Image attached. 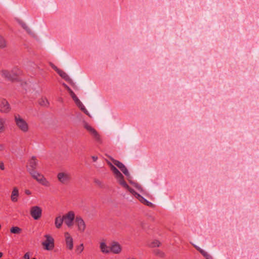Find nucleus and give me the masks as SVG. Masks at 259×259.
Masks as SVG:
<instances>
[{"mask_svg": "<svg viewBox=\"0 0 259 259\" xmlns=\"http://www.w3.org/2000/svg\"><path fill=\"white\" fill-rule=\"evenodd\" d=\"M14 119L15 123L19 130L24 133H26L28 131L29 126L28 123L19 114H15Z\"/></svg>", "mask_w": 259, "mask_h": 259, "instance_id": "nucleus-1", "label": "nucleus"}, {"mask_svg": "<svg viewBox=\"0 0 259 259\" xmlns=\"http://www.w3.org/2000/svg\"><path fill=\"white\" fill-rule=\"evenodd\" d=\"M58 181L62 184L67 185L69 184L72 180L71 175L66 171H62L58 172L57 175Z\"/></svg>", "mask_w": 259, "mask_h": 259, "instance_id": "nucleus-2", "label": "nucleus"}, {"mask_svg": "<svg viewBox=\"0 0 259 259\" xmlns=\"http://www.w3.org/2000/svg\"><path fill=\"white\" fill-rule=\"evenodd\" d=\"M32 177L37 182L45 187H50V183L45 178V177L36 170L30 174Z\"/></svg>", "mask_w": 259, "mask_h": 259, "instance_id": "nucleus-3", "label": "nucleus"}, {"mask_svg": "<svg viewBox=\"0 0 259 259\" xmlns=\"http://www.w3.org/2000/svg\"><path fill=\"white\" fill-rule=\"evenodd\" d=\"M83 127L97 142L99 143L101 142L100 136L94 128L92 127L86 122H84Z\"/></svg>", "mask_w": 259, "mask_h": 259, "instance_id": "nucleus-4", "label": "nucleus"}, {"mask_svg": "<svg viewBox=\"0 0 259 259\" xmlns=\"http://www.w3.org/2000/svg\"><path fill=\"white\" fill-rule=\"evenodd\" d=\"M46 240L42 243L44 249L47 250H52L54 248V238L49 235H46Z\"/></svg>", "mask_w": 259, "mask_h": 259, "instance_id": "nucleus-5", "label": "nucleus"}, {"mask_svg": "<svg viewBox=\"0 0 259 259\" xmlns=\"http://www.w3.org/2000/svg\"><path fill=\"white\" fill-rule=\"evenodd\" d=\"M65 224L68 227H71L73 225V222L75 220V213L73 211H69L68 213L63 216Z\"/></svg>", "mask_w": 259, "mask_h": 259, "instance_id": "nucleus-6", "label": "nucleus"}, {"mask_svg": "<svg viewBox=\"0 0 259 259\" xmlns=\"http://www.w3.org/2000/svg\"><path fill=\"white\" fill-rule=\"evenodd\" d=\"M30 214L35 220H39L42 215V209L38 206H34L31 207Z\"/></svg>", "mask_w": 259, "mask_h": 259, "instance_id": "nucleus-7", "label": "nucleus"}, {"mask_svg": "<svg viewBox=\"0 0 259 259\" xmlns=\"http://www.w3.org/2000/svg\"><path fill=\"white\" fill-rule=\"evenodd\" d=\"M38 165L37 160L36 157L34 156H32L31 159L28 161V165H27V170L29 174L36 171Z\"/></svg>", "mask_w": 259, "mask_h": 259, "instance_id": "nucleus-8", "label": "nucleus"}, {"mask_svg": "<svg viewBox=\"0 0 259 259\" xmlns=\"http://www.w3.org/2000/svg\"><path fill=\"white\" fill-rule=\"evenodd\" d=\"M75 221L77 226L78 231L83 232L85 230L86 225L82 218L80 216H76Z\"/></svg>", "mask_w": 259, "mask_h": 259, "instance_id": "nucleus-9", "label": "nucleus"}, {"mask_svg": "<svg viewBox=\"0 0 259 259\" xmlns=\"http://www.w3.org/2000/svg\"><path fill=\"white\" fill-rule=\"evenodd\" d=\"M121 246L117 242L113 241L110 246V252L118 254L121 251Z\"/></svg>", "mask_w": 259, "mask_h": 259, "instance_id": "nucleus-10", "label": "nucleus"}, {"mask_svg": "<svg viewBox=\"0 0 259 259\" xmlns=\"http://www.w3.org/2000/svg\"><path fill=\"white\" fill-rule=\"evenodd\" d=\"M2 75L8 80L14 81L17 79L18 74L13 72H10L7 70L2 71Z\"/></svg>", "mask_w": 259, "mask_h": 259, "instance_id": "nucleus-11", "label": "nucleus"}, {"mask_svg": "<svg viewBox=\"0 0 259 259\" xmlns=\"http://www.w3.org/2000/svg\"><path fill=\"white\" fill-rule=\"evenodd\" d=\"M64 236L65 238L66 247L70 250H72L73 248V238L68 232H65L64 233Z\"/></svg>", "mask_w": 259, "mask_h": 259, "instance_id": "nucleus-12", "label": "nucleus"}, {"mask_svg": "<svg viewBox=\"0 0 259 259\" xmlns=\"http://www.w3.org/2000/svg\"><path fill=\"white\" fill-rule=\"evenodd\" d=\"M113 163L117 166L126 177H130L128 170L122 163L117 160H113Z\"/></svg>", "mask_w": 259, "mask_h": 259, "instance_id": "nucleus-13", "label": "nucleus"}, {"mask_svg": "<svg viewBox=\"0 0 259 259\" xmlns=\"http://www.w3.org/2000/svg\"><path fill=\"white\" fill-rule=\"evenodd\" d=\"M58 74L64 79L67 81L70 85L74 88L75 87V83L73 80L69 77L68 74L62 70H58Z\"/></svg>", "mask_w": 259, "mask_h": 259, "instance_id": "nucleus-14", "label": "nucleus"}, {"mask_svg": "<svg viewBox=\"0 0 259 259\" xmlns=\"http://www.w3.org/2000/svg\"><path fill=\"white\" fill-rule=\"evenodd\" d=\"M11 110L10 105L6 99L1 100V112L7 113Z\"/></svg>", "mask_w": 259, "mask_h": 259, "instance_id": "nucleus-15", "label": "nucleus"}, {"mask_svg": "<svg viewBox=\"0 0 259 259\" xmlns=\"http://www.w3.org/2000/svg\"><path fill=\"white\" fill-rule=\"evenodd\" d=\"M19 193L18 189L17 187H14L11 195V201L13 202H16L18 201V198L19 197Z\"/></svg>", "mask_w": 259, "mask_h": 259, "instance_id": "nucleus-16", "label": "nucleus"}, {"mask_svg": "<svg viewBox=\"0 0 259 259\" xmlns=\"http://www.w3.org/2000/svg\"><path fill=\"white\" fill-rule=\"evenodd\" d=\"M101 251L104 253L110 252V246H108L105 242H101L100 245Z\"/></svg>", "mask_w": 259, "mask_h": 259, "instance_id": "nucleus-17", "label": "nucleus"}, {"mask_svg": "<svg viewBox=\"0 0 259 259\" xmlns=\"http://www.w3.org/2000/svg\"><path fill=\"white\" fill-rule=\"evenodd\" d=\"M63 217L58 216L56 218L55 221V225L57 228L59 229L61 227L62 224L63 223Z\"/></svg>", "mask_w": 259, "mask_h": 259, "instance_id": "nucleus-18", "label": "nucleus"}, {"mask_svg": "<svg viewBox=\"0 0 259 259\" xmlns=\"http://www.w3.org/2000/svg\"><path fill=\"white\" fill-rule=\"evenodd\" d=\"M117 179L118 182L119 184L121 185L123 188H125L126 187H128V185L126 183V182L124 180V177L121 174L120 176H118L117 178H116Z\"/></svg>", "mask_w": 259, "mask_h": 259, "instance_id": "nucleus-19", "label": "nucleus"}, {"mask_svg": "<svg viewBox=\"0 0 259 259\" xmlns=\"http://www.w3.org/2000/svg\"><path fill=\"white\" fill-rule=\"evenodd\" d=\"M141 203H142L143 204L148 206H149V207H153L154 206V205L150 202L148 201V200H147L146 199H145L143 196L140 198L139 199V200Z\"/></svg>", "mask_w": 259, "mask_h": 259, "instance_id": "nucleus-20", "label": "nucleus"}, {"mask_svg": "<svg viewBox=\"0 0 259 259\" xmlns=\"http://www.w3.org/2000/svg\"><path fill=\"white\" fill-rule=\"evenodd\" d=\"M110 168L111 170L115 175L116 178L121 175V173L113 165L110 163Z\"/></svg>", "mask_w": 259, "mask_h": 259, "instance_id": "nucleus-21", "label": "nucleus"}, {"mask_svg": "<svg viewBox=\"0 0 259 259\" xmlns=\"http://www.w3.org/2000/svg\"><path fill=\"white\" fill-rule=\"evenodd\" d=\"M39 104L42 106H48L49 103L46 98H41L39 100Z\"/></svg>", "mask_w": 259, "mask_h": 259, "instance_id": "nucleus-22", "label": "nucleus"}, {"mask_svg": "<svg viewBox=\"0 0 259 259\" xmlns=\"http://www.w3.org/2000/svg\"><path fill=\"white\" fill-rule=\"evenodd\" d=\"M21 231V229L18 227H13L10 229L11 233L13 234H20Z\"/></svg>", "mask_w": 259, "mask_h": 259, "instance_id": "nucleus-23", "label": "nucleus"}, {"mask_svg": "<svg viewBox=\"0 0 259 259\" xmlns=\"http://www.w3.org/2000/svg\"><path fill=\"white\" fill-rule=\"evenodd\" d=\"M160 244L161 243L158 240H155L149 244V246L151 247H159Z\"/></svg>", "mask_w": 259, "mask_h": 259, "instance_id": "nucleus-24", "label": "nucleus"}, {"mask_svg": "<svg viewBox=\"0 0 259 259\" xmlns=\"http://www.w3.org/2000/svg\"><path fill=\"white\" fill-rule=\"evenodd\" d=\"M94 182L100 188H103L104 186L103 182L98 179H94Z\"/></svg>", "mask_w": 259, "mask_h": 259, "instance_id": "nucleus-25", "label": "nucleus"}, {"mask_svg": "<svg viewBox=\"0 0 259 259\" xmlns=\"http://www.w3.org/2000/svg\"><path fill=\"white\" fill-rule=\"evenodd\" d=\"M154 254L156 255L159 256L161 257H163L164 256V253L162 251H160L159 249H156L154 251Z\"/></svg>", "mask_w": 259, "mask_h": 259, "instance_id": "nucleus-26", "label": "nucleus"}, {"mask_svg": "<svg viewBox=\"0 0 259 259\" xmlns=\"http://www.w3.org/2000/svg\"><path fill=\"white\" fill-rule=\"evenodd\" d=\"M20 24L21 25V26L23 27V28L25 30H26V31L28 33H31V30L28 27V26L26 25V24L25 23L21 22H20Z\"/></svg>", "mask_w": 259, "mask_h": 259, "instance_id": "nucleus-27", "label": "nucleus"}, {"mask_svg": "<svg viewBox=\"0 0 259 259\" xmlns=\"http://www.w3.org/2000/svg\"><path fill=\"white\" fill-rule=\"evenodd\" d=\"M84 249L83 244L82 243L76 247V251L78 253H81Z\"/></svg>", "mask_w": 259, "mask_h": 259, "instance_id": "nucleus-28", "label": "nucleus"}, {"mask_svg": "<svg viewBox=\"0 0 259 259\" xmlns=\"http://www.w3.org/2000/svg\"><path fill=\"white\" fill-rule=\"evenodd\" d=\"M69 94L71 98H72L73 100L74 101V102H76L79 100V99L77 98V97L76 96V95L73 91L70 93Z\"/></svg>", "mask_w": 259, "mask_h": 259, "instance_id": "nucleus-29", "label": "nucleus"}, {"mask_svg": "<svg viewBox=\"0 0 259 259\" xmlns=\"http://www.w3.org/2000/svg\"><path fill=\"white\" fill-rule=\"evenodd\" d=\"M75 103L76 104V106L81 110H82V108H84V106H83V105L82 104V103H81V102L78 100L77 101H76V102H75Z\"/></svg>", "mask_w": 259, "mask_h": 259, "instance_id": "nucleus-30", "label": "nucleus"}, {"mask_svg": "<svg viewBox=\"0 0 259 259\" xmlns=\"http://www.w3.org/2000/svg\"><path fill=\"white\" fill-rule=\"evenodd\" d=\"M75 103L76 104V106L81 110H82V108H84V106H83V105L82 104V103H81V102L78 100L77 101H76V102H75Z\"/></svg>", "mask_w": 259, "mask_h": 259, "instance_id": "nucleus-31", "label": "nucleus"}, {"mask_svg": "<svg viewBox=\"0 0 259 259\" xmlns=\"http://www.w3.org/2000/svg\"><path fill=\"white\" fill-rule=\"evenodd\" d=\"M203 253V254H202V255L205 257L206 259H213L212 256L209 254L207 252H202Z\"/></svg>", "mask_w": 259, "mask_h": 259, "instance_id": "nucleus-32", "label": "nucleus"}, {"mask_svg": "<svg viewBox=\"0 0 259 259\" xmlns=\"http://www.w3.org/2000/svg\"><path fill=\"white\" fill-rule=\"evenodd\" d=\"M125 188L126 189L133 195H134V194L136 193V192L133 188H131L128 185V187H126Z\"/></svg>", "mask_w": 259, "mask_h": 259, "instance_id": "nucleus-33", "label": "nucleus"}, {"mask_svg": "<svg viewBox=\"0 0 259 259\" xmlns=\"http://www.w3.org/2000/svg\"><path fill=\"white\" fill-rule=\"evenodd\" d=\"M62 84L68 92L69 93H71L72 91V90L66 83H63Z\"/></svg>", "mask_w": 259, "mask_h": 259, "instance_id": "nucleus-34", "label": "nucleus"}, {"mask_svg": "<svg viewBox=\"0 0 259 259\" xmlns=\"http://www.w3.org/2000/svg\"><path fill=\"white\" fill-rule=\"evenodd\" d=\"M195 248L202 255L203 254V252H205V251L203 250V249H201L199 247L197 246L196 245L194 246Z\"/></svg>", "mask_w": 259, "mask_h": 259, "instance_id": "nucleus-35", "label": "nucleus"}, {"mask_svg": "<svg viewBox=\"0 0 259 259\" xmlns=\"http://www.w3.org/2000/svg\"><path fill=\"white\" fill-rule=\"evenodd\" d=\"M7 46L6 42L4 39L1 38V48L6 47Z\"/></svg>", "mask_w": 259, "mask_h": 259, "instance_id": "nucleus-36", "label": "nucleus"}, {"mask_svg": "<svg viewBox=\"0 0 259 259\" xmlns=\"http://www.w3.org/2000/svg\"><path fill=\"white\" fill-rule=\"evenodd\" d=\"M81 111L84 113H85L86 115H88L89 116H90V115L89 113V112L88 111V110L86 109V108L85 107L84 108H82V110Z\"/></svg>", "mask_w": 259, "mask_h": 259, "instance_id": "nucleus-37", "label": "nucleus"}, {"mask_svg": "<svg viewBox=\"0 0 259 259\" xmlns=\"http://www.w3.org/2000/svg\"><path fill=\"white\" fill-rule=\"evenodd\" d=\"M51 65L52 67L58 73V70H60V69H58L55 65H54L53 64L51 63Z\"/></svg>", "mask_w": 259, "mask_h": 259, "instance_id": "nucleus-38", "label": "nucleus"}, {"mask_svg": "<svg viewBox=\"0 0 259 259\" xmlns=\"http://www.w3.org/2000/svg\"><path fill=\"white\" fill-rule=\"evenodd\" d=\"M136 198H137L138 200H139V199H140L142 196L141 195H140L139 193H138L137 192H136L134 195Z\"/></svg>", "mask_w": 259, "mask_h": 259, "instance_id": "nucleus-39", "label": "nucleus"}, {"mask_svg": "<svg viewBox=\"0 0 259 259\" xmlns=\"http://www.w3.org/2000/svg\"><path fill=\"white\" fill-rule=\"evenodd\" d=\"M83 89L86 92H89V91H90L91 88L90 87L84 86V87H83Z\"/></svg>", "mask_w": 259, "mask_h": 259, "instance_id": "nucleus-40", "label": "nucleus"}, {"mask_svg": "<svg viewBox=\"0 0 259 259\" xmlns=\"http://www.w3.org/2000/svg\"><path fill=\"white\" fill-rule=\"evenodd\" d=\"M24 259H29V254L28 252L26 253L24 256Z\"/></svg>", "mask_w": 259, "mask_h": 259, "instance_id": "nucleus-41", "label": "nucleus"}, {"mask_svg": "<svg viewBox=\"0 0 259 259\" xmlns=\"http://www.w3.org/2000/svg\"><path fill=\"white\" fill-rule=\"evenodd\" d=\"M92 158L93 161L95 162L97 160L98 157L97 156H92Z\"/></svg>", "mask_w": 259, "mask_h": 259, "instance_id": "nucleus-42", "label": "nucleus"}, {"mask_svg": "<svg viewBox=\"0 0 259 259\" xmlns=\"http://www.w3.org/2000/svg\"><path fill=\"white\" fill-rule=\"evenodd\" d=\"M25 193L26 195H29L31 194V192L29 190H25Z\"/></svg>", "mask_w": 259, "mask_h": 259, "instance_id": "nucleus-43", "label": "nucleus"}, {"mask_svg": "<svg viewBox=\"0 0 259 259\" xmlns=\"http://www.w3.org/2000/svg\"><path fill=\"white\" fill-rule=\"evenodd\" d=\"M5 169L4 164L3 162H1V170H4Z\"/></svg>", "mask_w": 259, "mask_h": 259, "instance_id": "nucleus-44", "label": "nucleus"}, {"mask_svg": "<svg viewBox=\"0 0 259 259\" xmlns=\"http://www.w3.org/2000/svg\"><path fill=\"white\" fill-rule=\"evenodd\" d=\"M1 257H2L3 256V253L1 252Z\"/></svg>", "mask_w": 259, "mask_h": 259, "instance_id": "nucleus-45", "label": "nucleus"}, {"mask_svg": "<svg viewBox=\"0 0 259 259\" xmlns=\"http://www.w3.org/2000/svg\"><path fill=\"white\" fill-rule=\"evenodd\" d=\"M32 259H36L35 258H32Z\"/></svg>", "mask_w": 259, "mask_h": 259, "instance_id": "nucleus-46", "label": "nucleus"}]
</instances>
